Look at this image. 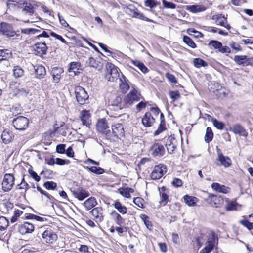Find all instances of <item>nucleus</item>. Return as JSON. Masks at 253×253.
<instances>
[{"mask_svg":"<svg viewBox=\"0 0 253 253\" xmlns=\"http://www.w3.org/2000/svg\"><path fill=\"white\" fill-rule=\"evenodd\" d=\"M217 153L218 155L217 161L220 162V164L225 167H229L231 165L232 162L230 158L227 156H225L222 153L221 150L217 148Z\"/></svg>","mask_w":253,"mask_h":253,"instance_id":"obj_18","label":"nucleus"},{"mask_svg":"<svg viewBox=\"0 0 253 253\" xmlns=\"http://www.w3.org/2000/svg\"><path fill=\"white\" fill-rule=\"evenodd\" d=\"M66 145L64 144H58L57 145L56 150L57 152L60 154H64L65 152Z\"/></svg>","mask_w":253,"mask_h":253,"instance_id":"obj_62","label":"nucleus"},{"mask_svg":"<svg viewBox=\"0 0 253 253\" xmlns=\"http://www.w3.org/2000/svg\"><path fill=\"white\" fill-rule=\"evenodd\" d=\"M128 79L124 76L123 74L119 79V86L120 91L123 93H126L129 89L130 86L128 84Z\"/></svg>","mask_w":253,"mask_h":253,"instance_id":"obj_15","label":"nucleus"},{"mask_svg":"<svg viewBox=\"0 0 253 253\" xmlns=\"http://www.w3.org/2000/svg\"><path fill=\"white\" fill-rule=\"evenodd\" d=\"M196 198L188 195H185L184 197V200L185 203L189 206H194L196 203Z\"/></svg>","mask_w":253,"mask_h":253,"instance_id":"obj_43","label":"nucleus"},{"mask_svg":"<svg viewBox=\"0 0 253 253\" xmlns=\"http://www.w3.org/2000/svg\"><path fill=\"white\" fill-rule=\"evenodd\" d=\"M124 135V129L123 125L121 123H116L112 125L111 130H110L111 137L118 138L123 136Z\"/></svg>","mask_w":253,"mask_h":253,"instance_id":"obj_9","label":"nucleus"},{"mask_svg":"<svg viewBox=\"0 0 253 253\" xmlns=\"http://www.w3.org/2000/svg\"><path fill=\"white\" fill-rule=\"evenodd\" d=\"M165 145L168 152L170 154H172L176 147L177 140L173 136L171 135L167 138Z\"/></svg>","mask_w":253,"mask_h":253,"instance_id":"obj_17","label":"nucleus"},{"mask_svg":"<svg viewBox=\"0 0 253 253\" xmlns=\"http://www.w3.org/2000/svg\"><path fill=\"white\" fill-rule=\"evenodd\" d=\"M234 61L239 65L253 66V57L247 58L245 55H236L234 58Z\"/></svg>","mask_w":253,"mask_h":253,"instance_id":"obj_11","label":"nucleus"},{"mask_svg":"<svg viewBox=\"0 0 253 253\" xmlns=\"http://www.w3.org/2000/svg\"><path fill=\"white\" fill-rule=\"evenodd\" d=\"M171 183L175 187H181L182 185L181 180L177 178H173Z\"/></svg>","mask_w":253,"mask_h":253,"instance_id":"obj_60","label":"nucleus"},{"mask_svg":"<svg viewBox=\"0 0 253 253\" xmlns=\"http://www.w3.org/2000/svg\"><path fill=\"white\" fill-rule=\"evenodd\" d=\"M109 69L105 75V79L110 82H115L121 77L118 73V68L114 65L109 66Z\"/></svg>","mask_w":253,"mask_h":253,"instance_id":"obj_6","label":"nucleus"},{"mask_svg":"<svg viewBox=\"0 0 253 253\" xmlns=\"http://www.w3.org/2000/svg\"><path fill=\"white\" fill-rule=\"evenodd\" d=\"M232 129L235 134H238L244 137H246L248 135V132L245 129L239 124L234 125Z\"/></svg>","mask_w":253,"mask_h":253,"instance_id":"obj_27","label":"nucleus"},{"mask_svg":"<svg viewBox=\"0 0 253 253\" xmlns=\"http://www.w3.org/2000/svg\"><path fill=\"white\" fill-rule=\"evenodd\" d=\"M81 66V64L78 62H73L70 64V67L68 69L69 72H73L75 75H77L78 73H79L78 70Z\"/></svg>","mask_w":253,"mask_h":253,"instance_id":"obj_33","label":"nucleus"},{"mask_svg":"<svg viewBox=\"0 0 253 253\" xmlns=\"http://www.w3.org/2000/svg\"><path fill=\"white\" fill-rule=\"evenodd\" d=\"M75 197L79 200L82 201L89 196V192L82 187H79L72 191Z\"/></svg>","mask_w":253,"mask_h":253,"instance_id":"obj_16","label":"nucleus"},{"mask_svg":"<svg viewBox=\"0 0 253 253\" xmlns=\"http://www.w3.org/2000/svg\"><path fill=\"white\" fill-rule=\"evenodd\" d=\"M97 203L94 197H90L87 199L84 203V205L86 209L88 211L95 207Z\"/></svg>","mask_w":253,"mask_h":253,"instance_id":"obj_31","label":"nucleus"},{"mask_svg":"<svg viewBox=\"0 0 253 253\" xmlns=\"http://www.w3.org/2000/svg\"><path fill=\"white\" fill-rule=\"evenodd\" d=\"M212 19L216 20L217 25H218L223 26L228 30H229L231 28L230 26L227 23L226 18L224 16H222L221 14L213 16Z\"/></svg>","mask_w":253,"mask_h":253,"instance_id":"obj_23","label":"nucleus"},{"mask_svg":"<svg viewBox=\"0 0 253 253\" xmlns=\"http://www.w3.org/2000/svg\"><path fill=\"white\" fill-rule=\"evenodd\" d=\"M97 222H101L103 220V210L101 207L95 208L90 211Z\"/></svg>","mask_w":253,"mask_h":253,"instance_id":"obj_22","label":"nucleus"},{"mask_svg":"<svg viewBox=\"0 0 253 253\" xmlns=\"http://www.w3.org/2000/svg\"><path fill=\"white\" fill-rule=\"evenodd\" d=\"M155 118L152 116L150 112H146L142 118V123L145 127H149L154 124Z\"/></svg>","mask_w":253,"mask_h":253,"instance_id":"obj_21","label":"nucleus"},{"mask_svg":"<svg viewBox=\"0 0 253 253\" xmlns=\"http://www.w3.org/2000/svg\"><path fill=\"white\" fill-rule=\"evenodd\" d=\"M213 136V134L211 128L208 127L206 129V132L205 136V141L207 143L211 142Z\"/></svg>","mask_w":253,"mask_h":253,"instance_id":"obj_38","label":"nucleus"},{"mask_svg":"<svg viewBox=\"0 0 253 253\" xmlns=\"http://www.w3.org/2000/svg\"><path fill=\"white\" fill-rule=\"evenodd\" d=\"M211 188L218 192L227 194L230 192V188L225 185H220L218 183H213L211 184Z\"/></svg>","mask_w":253,"mask_h":253,"instance_id":"obj_26","label":"nucleus"},{"mask_svg":"<svg viewBox=\"0 0 253 253\" xmlns=\"http://www.w3.org/2000/svg\"><path fill=\"white\" fill-rule=\"evenodd\" d=\"M221 45L222 43L216 40H211L208 43L209 46L212 47L215 49H218L219 52L221 48Z\"/></svg>","mask_w":253,"mask_h":253,"instance_id":"obj_44","label":"nucleus"},{"mask_svg":"<svg viewBox=\"0 0 253 253\" xmlns=\"http://www.w3.org/2000/svg\"><path fill=\"white\" fill-rule=\"evenodd\" d=\"M0 30L4 35H6L7 37L12 36L13 35L12 34H14V31L12 30V26L5 22L1 23Z\"/></svg>","mask_w":253,"mask_h":253,"instance_id":"obj_25","label":"nucleus"},{"mask_svg":"<svg viewBox=\"0 0 253 253\" xmlns=\"http://www.w3.org/2000/svg\"><path fill=\"white\" fill-rule=\"evenodd\" d=\"M160 123L158 126V129L154 132V135H158L163 131L166 129V127L165 123L164 116L162 113H160Z\"/></svg>","mask_w":253,"mask_h":253,"instance_id":"obj_29","label":"nucleus"},{"mask_svg":"<svg viewBox=\"0 0 253 253\" xmlns=\"http://www.w3.org/2000/svg\"><path fill=\"white\" fill-rule=\"evenodd\" d=\"M80 117L82 124L89 127L91 124V115L89 112L87 110L82 111Z\"/></svg>","mask_w":253,"mask_h":253,"instance_id":"obj_19","label":"nucleus"},{"mask_svg":"<svg viewBox=\"0 0 253 253\" xmlns=\"http://www.w3.org/2000/svg\"><path fill=\"white\" fill-rule=\"evenodd\" d=\"M119 191L120 194L126 198H129L131 197L130 194H129L126 188H120Z\"/></svg>","mask_w":253,"mask_h":253,"instance_id":"obj_61","label":"nucleus"},{"mask_svg":"<svg viewBox=\"0 0 253 253\" xmlns=\"http://www.w3.org/2000/svg\"><path fill=\"white\" fill-rule=\"evenodd\" d=\"M86 63L88 66L94 68H97L102 65L100 62L95 60L92 57L88 58V60L86 62Z\"/></svg>","mask_w":253,"mask_h":253,"instance_id":"obj_32","label":"nucleus"},{"mask_svg":"<svg viewBox=\"0 0 253 253\" xmlns=\"http://www.w3.org/2000/svg\"><path fill=\"white\" fill-rule=\"evenodd\" d=\"M87 169L91 172L94 173L96 174H101L104 172L103 169L100 167H97L95 166H92L90 167H87Z\"/></svg>","mask_w":253,"mask_h":253,"instance_id":"obj_46","label":"nucleus"},{"mask_svg":"<svg viewBox=\"0 0 253 253\" xmlns=\"http://www.w3.org/2000/svg\"><path fill=\"white\" fill-rule=\"evenodd\" d=\"M15 178L12 174L7 173L4 176L2 183V188L4 191L10 190L14 184Z\"/></svg>","mask_w":253,"mask_h":253,"instance_id":"obj_5","label":"nucleus"},{"mask_svg":"<svg viewBox=\"0 0 253 253\" xmlns=\"http://www.w3.org/2000/svg\"><path fill=\"white\" fill-rule=\"evenodd\" d=\"M52 72L54 81L56 83H58L61 77V73L62 72V69L54 68Z\"/></svg>","mask_w":253,"mask_h":253,"instance_id":"obj_36","label":"nucleus"},{"mask_svg":"<svg viewBox=\"0 0 253 253\" xmlns=\"http://www.w3.org/2000/svg\"><path fill=\"white\" fill-rule=\"evenodd\" d=\"M166 77L168 79V80L171 83H177V80L173 75L168 73L166 74Z\"/></svg>","mask_w":253,"mask_h":253,"instance_id":"obj_63","label":"nucleus"},{"mask_svg":"<svg viewBox=\"0 0 253 253\" xmlns=\"http://www.w3.org/2000/svg\"><path fill=\"white\" fill-rule=\"evenodd\" d=\"M43 186L48 190H54L57 187V184L53 181H46L44 182Z\"/></svg>","mask_w":253,"mask_h":253,"instance_id":"obj_52","label":"nucleus"},{"mask_svg":"<svg viewBox=\"0 0 253 253\" xmlns=\"http://www.w3.org/2000/svg\"><path fill=\"white\" fill-rule=\"evenodd\" d=\"M14 138V134L11 131L8 129L4 130L1 134V139L4 143H9Z\"/></svg>","mask_w":253,"mask_h":253,"instance_id":"obj_24","label":"nucleus"},{"mask_svg":"<svg viewBox=\"0 0 253 253\" xmlns=\"http://www.w3.org/2000/svg\"><path fill=\"white\" fill-rule=\"evenodd\" d=\"M237 205V203L235 201H228L226 209L228 211L235 210H236Z\"/></svg>","mask_w":253,"mask_h":253,"instance_id":"obj_48","label":"nucleus"},{"mask_svg":"<svg viewBox=\"0 0 253 253\" xmlns=\"http://www.w3.org/2000/svg\"><path fill=\"white\" fill-rule=\"evenodd\" d=\"M183 42L188 46L192 48H195L196 47V44L189 37L187 36H184L183 38Z\"/></svg>","mask_w":253,"mask_h":253,"instance_id":"obj_41","label":"nucleus"},{"mask_svg":"<svg viewBox=\"0 0 253 253\" xmlns=\"http://www.w3.org/2000/svg\"><path fill=\"white\" fill-rule=\"evenodd\" d=\"M239 222L249 230H253V222H250L246 219L240 220Z\"/></svg>","mask_w":253,"mask_h":253,"instance_id":"obj_53","label":"nucleus"},{"mask_svg":"<svg viewBox=\"0 0 253 253\" xmlns=\"http://www.w3.org/2000/svg\"><path fill=\"white\" fill-rule=\"evenodd\" d=\"M214 126L218 129L222 130L223 129L224 124L221 122H219L216 119H213L212 120Z\"/></svg>","mask_w":253,"mask_h":253,"instance_id":"obj_58","label":"nucleus"},{"mask_svg":"<svg viewBox=\"0 0 253 253\" xmlns=\"http://www.w3.org/2000/svg\"><path fill=\"white\" fill-rule=\"evenodd\" d=\"M141 98L140 93L133 88L125 96L124 101L126 105H131L133 102L139 101Z\"/></svg>","mask_w":253,"mask_h":253,"instance_id":"obj_4","label":"nucleus"},{"mask_svg":"<svg viewBox=\"0 0 253 253\" xmlns=\"http://www.w3.org/2000/svg\"><path fill=\"white\" fill-rule=\"evenodd\" d=\"M186 9L193 13H197L204 11L206 8L203 5H192L186 6Z\"/></svg>","mask_w":253,"mask_h":253,"instance_id":"obj_30","label":"nucleus"},{"mask_svg":"<svg viewBox=\"0 0 253 253\" xmlns=\"http://www.w3.org/2000/svg\"><path fill=\"white\" fill-rule=\"evenodd\" d=\"M167 172V167L162 164L155 166L151 173V178L153 180L161 178Z\"/></svg>","mask_w":253,"mask_h":253,"instance_id":"obj_2","label":"nucleus"},{"mask_svg":"<svg viewBox=\"0 0 253 253\" xmlns=\"http://www.w3.org/2000/svg\"><path fill=\"white\" fill-rule=\"evenodd\" d=\"M134 203L139 208H143L144 200L140 197L134 198L133 199Z\"/></svg>","mask_w":253,"mask_h":253,"instance_id":"obj_56","label":"nucleus"},{"mask_svg":"<svg viewBox=\"0 0 253 253\" xmlns=\"http://www.w3.org/2000/svg\"><path fill=\"white\" fill-rule=\"evenodd\" d=\"M34 226L33 224L25 222L19 225L18 231L22 235L32 233L34 230Z\"/></svg>","mask_w":253,"mask_h":253,"instance_id":"obj_20","label":"nucleus"},{"mask_svg":"<svg viewBox=\"0 0 253 253\" xmlns=\"http://www.w3.org/2000/svg\"><path fill=\"white\" fill-rule=\"evenodd\" d=\"M194 65L197 68H200L201 67H206L208 65L207 62L204 60L200 58H195L193 60Z\"/></svg>","mask_w":253,"mask_h":253,"instance_id":"obj_42","label":"nucleus"},{"mask_svg":"<svg viewBox=\"0 0 253 253\" xmlns=\"http://www.w3.org/2000/svg\"><path fill=\"white\" fill-rule=\"evenodd\" d=\"M29 173L32 177L34 180L37 182H39L41 180L40 177L38 174L33 171L32 170H29Z\"/></svg>","mask_w":253,"mask_h":253,"instance_id":"obj_64","label":"nucleus"},{"mask_svg":"<svg viewBox=\"0 0 253 253\" xmlns=\"http://www.w3.org/2000/svg\"><path fill=\"white\" fill-rule=\"evenodd\" d=\"M75 94L77 101L80 104L85 103L89 97L85 89L79 86L75 88Z\"/></svg>","mask_w":253,"mask_h":253,"instance_id":"obj_3","label":"nucleus"},{"mask_svg":"<svg viewBox=\"0 0 253 253\" xmlns=\"http://www.w3.org/2000/svg\"><path fill=\"white\" fill-rule=\"evenodd\" d=\"M218 244V238L217 236L213 231H210L207 237L205 246L200 251V253H210L214 248L216 250L215 252H218L217 251Z\"/></svg>","mask_w":253,"mask_h":253,"instance_id":"obj_1","label":"nucleus"},{"mask_svg":"<svg viewBox=\"0 0 253 253\" xmlns=\"http://www.w3.org/2000/svg\"><path fill=\"white\" fill-rule=\"evenodd\" d=\"M206 201L212 206L215 208H218L223 203V199L220 196L209 194Z\"/></svg>","mask_w":253,"mask_h":253,"instance_id":"obj_12","label":"nucleus"},{"mask_svg":"<svg viewBox=\"0 0 253 253\" xmlns=\"http://www.w3.org/2000/svg\"><path fill=\"white\" fill-rule=\"evenodd\" d=\"M33 51L36 55L41 56L46 53L47 47L44 42H38L33 47Z\"/></svg>","mask_w":253,"mask_h":253,"instance_id":"obj_14","label":"nucleus"},{"mask_svg":"<svg viewBox=\"0 0 253 253\" xmlns=\"http://www.w3.org/2000/svg\"><path fill=\"white\" fill-rule=\"evenodd\" d=\"M10 56L8 50H0V61L5 60Z\"/></svg>","mask_w":253,"mask_h":253,"instance_id":"obj_51","label":"nucleus"},{"mask_svg":"<svg viewBox=\"0 0 253 253\" xmlns=\"http://www.w3.org/2000/svg\"><path fill=\"white\" fill-rule=\"evenodd\" d=\"M144 3L145 6L150 8H154L160 4L156 0H145Z\"/></svg>","mask_w":253,"mask_h":253,"instance_id":"obj_45","label":"nucleus"},{"mask_svg":"<svg viewBox=\"0 0 253 253\" xmlns=\"http://www.w3.org/2000/svg\"><path fill=\"white\" fill-rule=\"evenodd\" d=\"M26 219H35L38 221L40 222H42L46 221V219H44L42 217H40L39 216L32 214H29V215L25 217Z\"/></svg>","mask_w":253,"mask_h":253,"instance_id":"obj_55","label":"nucleus"},{"mask_svg":"<svg viewBox=\"0 0 253 253\" xmlns=\"http://www.w3.org/2000/svg\"><path fill=\"white\" fill-rule=\"evenodd\" d=\"M13 125L18 130H25L29 124L28 119L23 116H19L13 121Z\"/></svg>","mask_w":253,"mask_h":253,"instance_id":"obj_8","label":"nucleus"},{"mask_svg":"<svg viewBox=\"0 0 253 253\" xmlns=\"http://www.w3.org/2000/svg\"><path fill=\"white\" fill-rule=\"evenodd\" d=\"M30 188L29 185L25 181L23 178L21 182L17 185V189L24 190L26 192Z\"/></svg>","mask_w":253,"mask_h":253,"instance_id":"obj_50","label":"nucleus"},{"mask_svg":"<svg viewBox=\"0 0 253 253\" xmlns=\"http://www.w3.org/2000/svg\"><path fill=\"white\" fill-rule=\"evenodd\" d=\"M135 8L133 5H129L126 7L125 9V12L132 16L133 12L136 10Z\"/></svg>","mask_w":253,"mask_h":253,"instance_id":"obj_59","label":"nucleus"},{"mask_svg":"<svg viewBox=\"0 0 253 253\" xmlns=\"http://www.w3.org/2000/svg\"><path fill=\"white\" fill-rule=\"evenodd\" d=\"M9 225V221L8 219L4 217H0V230L2 231L6 229Z\"/></svg>","mask_w":253,"mask_h":253,"instance_id":"obj_39","label":"nucleus"},{"mask_svg":"<svg viewBox=\"0 0 253 253\" xmlns=\"http://www.w3.org/2000/svg\"><path fill=\"white\" fill-rule=\"evenodd\" d=\"M152 155L154 157H162L165 154L164 146L158 143L154 144L150 149Z\"/></svg>","mask_w":253,"mask_h":253,"instance_id":"obj_13","label":"nucleus"},{"mask_svg":"<svg viewBox=\"0 0 253 253\" xmlns=\"http://www.w3.org/2000/svg\"><path fill=\"white\" fill-rule=\"evenodd\" d=\"M162 3L165 8L168 9H175L176 7V4L172 2H168L166 0H162Z\"/></svg>","mask_w":253,"mask_h":253,"instance_id":"obj_54","label":"nucleus"},{"mask_svg":"<svg viewBox=\"0 0 253 253\" xmlns=\"http://www.w3.org/2000/svg\"><path fill=\"white\" fill-rule=\"evenodd\" d=\"M113 205L120 213L124 214L126 213L127 208L125 206H123L120 202L116 201Z\"/></svg>","mask_w":253,"mask_h":253,"instance_id":"obj_35","label":"nucleus"},{"mask_svg":"<svg viewBox=\"0 0 253 253\" xmlns=\"http://www.w3.org/2000/svg\"><path fill=\"white\" fill-rule=\"evenodd\" d=\"M97 130L100 133L106 135L107 137L110 136V129L108 125L106 119L102 118L99 119L96 124Z\"/></svg>","mask_w":253,"mask_h":253,"instance_id":"obj_7","label":"nucleus"},{"mask_svg":"<svg viewBox=\"0 0 253 253\" xmlns=\"http://www.w3.org/2000/svg\"><path fill=\"white\" fill-rule=\"evenodd\" d=\"M169 95L173 101L177 100L180 97V94L177 91H170Z\"/></svg>","mask_w":253,"mask_h":253,"instance_id":"obj_57","label":"nucleus"},{"mask_svg":"<svg viewBox=\"0 0 253 253\" xmlns=\"http://www.w3.org/2000/svg\"><path fill=\"white\" fill-rule=\"evenodd\" d=\"M131 63L133 65L137 67L142 73H146L148 71V68L142 62L138 60H132Z\"/></svg>","mask_w":253,"mask_h":253,"instance_id":"obj_34","label":"nucleus"},{"mask_svg":"<svg viewBox=\"0 0 253 253\" xmlns=\"http://www.w3.org/2000/svg\"><path fill=\"white\" fill-rule=\"evenodd\" d=\"M111 215L114 216V221L118 225H121L123 223V219L121 216L115 211H113L111 213Z\"/></svg>","mask_w":253,"mask_h":253,"instance_id":"obj_40","label":"nucleus"},{"mask_svg":"<svg viewBox=\"0 0 253 253\" xmlns=\"http://www.w3.org/2000/svg\"><path fill=\"white\" fill-rule=\"evenodd\" d=\"M22 8H23V11L25 12V13L31 15L34 13L33 7L31 4L29 3L24 2L23 7Z\"/></svg>","mask_w":253,"mask_h":253,"instance_id":"obj_37","label":"nucleus"},{"mask_svg":"<svg viewBox=\"0 0 253 253\" xmlns=\"http://www.w3.org/2000/svg\"><path fill=\"white\" fill-rule=\"evenodd\" d=\"M24 74L23 70L19 66H16L13 69V75L15 78L22 77Z\"/></svg>","mask_w":253,"mask_h":253,"instance_id":"obj_47","label":"nucleus"},{"mask_svg":"<svg viewBox=\"0 0 253 253\" xmlns=\"http://www.w3.org/2000/svg\"><path fill=\"white\" fill-rule=\"evenodd\" d=\"M141 218L142 220L143 221L147 228L150 230L151 228L152 227V224L151 222L149 221V218L148 216H147L145 214H142L141 215Z\"/></svg>","mask_w":253,"mask_h":253,"instance_id":"obj_49","label":"nucleus"},{"mask_svg":"<svg viewBox=\"0 0 253 253\" xmlns=\"http://www.w3.org/2000/svg\"><path fill=\"white\" fill-rule=\"evenodd\" d=\"M42 237L44 242L49 244H53L58 238L57 234L51 229L45 230L42 234Z\"/></svg>","mask_w":253,"mask_h":253,"instance_id":"obj_10","label":"nucleus"},{"mask_svg":"<svg viewBox=\"0 0 253 253\" xmlns=\"http://www.w3.org/2000/svg\"><path fill=\"white\" fill-rule=\"evenodd\" d=\"M36 77L38 79L43 78L46 74V70L44 66L37 65L34 67Z\"/></svg>","mask_w":253,"mask_h":253,"instance_id":"obj_28","label":"nucleus"}]
</instances>
